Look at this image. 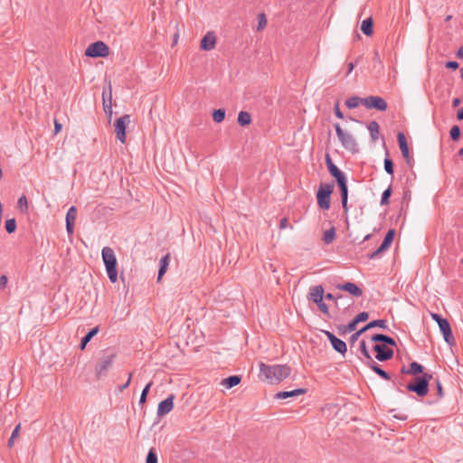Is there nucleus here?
Masks as SVG:
<instances>
[{"label": "nucleus", "mask_w": 463, "mask_h": 463, "mask_svg": "<svg viewBox=\"0 0 463 463\" xmlns=\"http://www.w3.org/2000/svg\"><path fill=\"white\" fill-rule=\"evenodd\" d=\"M260 379L267 381L271 384H277L288 378L291 373V368L287 364L269 365L260 363Z\"/></svg>", "instance_id": "f257e3e1"}, {"label": "nucleus", "mask_w": 463, "mask_h": 463, "mask_svg": "<svg viewBox=\"0 0 463 463\" xmlns=\"http://www.w3.org/2000/svg\"><path fill=\"white\" fill-rule=\"evenodd\" d=\"M433 375L424 373L420 376H415L405 385L407 391L416 393L419 397H425L429 392L430 381Z\"/></svg>", "instance_id": "f03ea898"}, {"label": "nucleus", "mask_w": 463, "mask_h": 463, "mask_svg": "<svg viewBox=\"0 0 463 463\" xmlns=\"http://www.w3.org/2000/svg\"><path fill=\"white\" fill-rule=\"evenodd\" d=\"M334 128L342 146L353 155L357 154L359 145L355 137L350 132L344 130L338 123H335Z\"/></svg>", "instance_id": "7ed1b4c3"}, {"label": "nucleus", "mask_w": 463, "mask_h": 463, "mask_svg": "<svg viewBox=\"0 0 463 463\" xmlns=\"http://www.w3.org/2000/svg\"><path fill=\"white\" fill-rule=\"evenodd\" d=\"M101 256L108 277L112 283H115L118 280V271L117 258L114 250L109 247H104L101 250Z\"/></svg>", "instance_id": "20e7f679"}, {"label": "nucleus", "mask_w": 463, "mask_h": 463, "mask_svg": "<svg viewBox=\"0 0 463 463\" xmlns=\"http://www.w3.org/2000/svg\"><path fill=\"white\" fill-rule=\"evenodd\" d=\"M334 191L333 184H320L317 192V205L322 210L330 208V196Z\"/></svg>", "instance_id": "39448f33"}, {"label": "nucleus", "mask_w": 463, "mask_h": 463, "mask_svg": "<svg viewBox=\"0 0 463 463\" xmlns=\"http://www.w3.org/2000/svg\"><path fill=\"white\" fill-rule=\"evenodd\" d=\"M431 318L439 325V330L443 335L444 340L451 345L454 343V337L449 322L437 313L430 314Z\"/></svg>", "instance_id": "423d86ee"}, {"label": "nucleus", "mask_w": 463, "mask_h": 463, "mask_svg": "<svg viewBox=\"0 0 463 463\" xmlns=\"http://www.w3.org/2000/svg\"><path fill=\"white\" fill-rule=\"evenodd\" d=\"M109 53V49L102 41L90 43L85 50V55L91 58L107 57Z\"/></svg>", "instance_id": "0eeeda50"}, {"label": "nucleus", "mask_w": 463, "mask_h": 463, "mask_svg": "<svg viewBox=\"0 0 463 463\" xmlns=\"http://www.w3.org/2000/svg\"><path fill=\"white\" fill-rule=\"evenodd\" d=\"M115 357V354H104L99 359L95 366V373L98 378L107 375L108 371L111 368L114 363Z\"/></svg>", "instance_id": "6e6552de"}, {"label": "nucleus", "mask_w": 463, "mask_h": 463, "mask_svg": "<svg viewBox=\"0 0 463 463\" xmlns=\"http://www.w3.org/2000/svg\"><path fill=\"white\" fill-rule=\"evenodd\" d=\"M129 123H130V115H128V114L123 115L122 117L118 118L114 123L117 138L121 143L126 142V138H127L126 129H127V127L129 125Z\"/></svg>", "instance_id": "1a4fd4ad"}, {"label": "nucleus", "mask_w": 463, "mask_h": 463, "mask_svg": "<svg viewBox=\"0 0 463 463\" xmlns=\"http://www.w3.org/2000/svg\"><path fill=\"white\" fill-rule=\"evenodd\" d=\"M373 327H380V328L385 330L388 328L387 322L384 319H376V320H373V321L369 322L368 324H366L364 326H363L361 329H359L358 331H356L350 336V342L352 344H354V342H356L358 340V338L360 337L361 335H363L367 330L373 328Z\"/></svg>", "instance_id": "9d476101"}, {"label": "nucleus", "mask_w": 463, "mask_h": 463, "mask_svg": "<svg viewBox=\"0 0 463 463\" xmlns=\"http://www.w3.org/2000/svg\"><path fill=\"white\" fill-rule=\"evenodd\" d=\"M364 106L368 109H374L379 111H385L387 109L386 101L380 96L364 98Z\"/></svg>", "instance_id": "9b49d317"}, {"label": "nucleus", "mask_w": 463, "mask_h": 463, "mask_svg": "<svg viewBox=\"0 0 463 463\" xmlns=\"http://www.w3.org/2000/svg\"><path fill=\"white\" fill-rule=\"evenodd\" d=\"M326 335V338L330 342L332 347L334 350L343 355L345 354L347 352V345L345 341L341 340L340 338L336 337L333 333L329 331H323Z\"/></svg>", "instance_id": "f8f14e48"}, {"label": "nucleus", "mask_w": 463, "mask_h": 463, "mask_svg": "<svg viewBox=\"0 0 463 463\" xmlns=\"http://www.w3.org/2000/svg\"><path fill=\"white\" fill-rule=\"evenodd\" d=\"M394 236H395V230H393V229L389 230L387 232V233L385 234L383 241L381 243V245L379 246V248L375 251H373L368 255L369 259H375V258H377V256L380 253L386 250L390 247L392 242L393 241Z\"/></svg>", "instance_id": "ddd939ff"}, {"label": "nucleus", "mask_w": 463, "mask_h": 463, "mask_svg": "<svg viewBox=\"0 0 463 463\" xmlns=\"http://www.w3.org/2000/svg\"><path fill=\"white\" fill-rule=\"evenodd\" d=\"M373 351L376 353L375 358L380 362H385L392 358V349L387 347V345L375 344Z\"/></svg>", "instance_id": "4468645a"}, {"label": "nucleus", "mask_w": 463, "mask_h": 463, "mask_svg": "<svg viewBox=\"0 0 463 463\" xmlns=\"http://www.w3.org/2000/svg\"><path fill=\"white\" fill-rule=\"evenodd\" d=\"M397 139H398V143H399V147L402 151V155L403 158L406 161V164L409 166H411L412 158L410 156L409 146L407 144L405 135L402 132H399L397 135Z\"/></svg>", "instance_id": "2eb2a0df"}, {"label": "nucleus", "mask_w": 463, "mask_h": 463, "mask_svg": "<svg viewBox=\"0 0 463 463\" xmlns=\"http://www.w3.org/2000/svg\"><path fill=\"white\" fill-rule=\"evenodd\" d=\"M76 217H77V209L75 206H71L69 208V210L66 213V217H65L66 231H67L69 237H71L74 232V225H75Z\"/></svg>", "instance_id": "dca6fc26"}, {"label": "nucleus", "mask_w": 463, "mask_h": 463, "mask_svg": "<svg viewBox=\"0 0 463 463\" xmlns=\"http://www.w3.org/2000/svg\"><path fill=\"white\" fill-rule=\"evenodd\" d=\"M175 395L171 394L164 401L160 402L157 407V416L162 417L169 413L174 408Z\"/></svg>", "instance_id": "f3484780"}, {"label": "nucleus", "mask_w": 463, "mask_h": 463, "mask_svg": "<svg viewBox=\"0 0 463 463\" xmlns=\"http://www.w3.org/2000/svg\"><path fill=\"white\" fill-rule=\"evenodd\" d=\"M324 288L322 285L312 286L309 288L307 299L317 304L324 300Z\"/></svg>", "instance_id": "a211bd4d"}, {"label": "nucleus", "mask_w": 463, "mask_h": 463, "mask_svg": "<svg viewBox=\"0 0 463 463\" xmlns=\"http://www.w3.org/2000/svg\"><path fill=\"white\" fill-rule=\"evenodd\" d=\"M336 289L344 290L348 292L350 295L354 297H361L363 295V290L353 282H345L344 284H337L335 286Z\"/></svg>", "instance_id": "6ab92c4d"}, {"label": "nucleus", "mask_w": 463, "mask_h": 463, "mask_svg": "<svg viewBox=\"0 0 463 463\" xmlns=\"http://www.w3.org/2000/svg\"><path fill=\"white\" fill-rule=\"evenodd\" d=\"M337 185L339 187L340 194H341L342 207L344 209L345 213H347L348 210H349L348 204H347V202H348L347 180L346 179L342 180L340 183H337Z\"/></svg>", "instance_id": "aec40b11"}, {"label": "nucleus", "mask_w": 463, "mask_h": 463, "mask_svg": "<svg viewBox=\"0 0 463 463\" xmlns=\"http://www.w3.org/2000/svg\"><path fill=\"white\" fill-rule=\"evenodd\" d=\"M216 36L214 33L208 32L201 40L200 47L204 51H211L215 47Z\"/></svg>", "instance_id": "412c9836"}, {"label": "nucleus", "mask_w": 463, "mask_h": 463, "mask_svg": "<svg viewBox=\"0 0 463 463\" xmlns=\"http://www.w3.org/2000/svg\"><path fill=\"white\" fill-rule=\"evenodd\" d=\"M423 369L424 368L420 364H419L417 362H411L408 368H406L404 366L402 367L401 373L402 374H411V375H414V377H415L420 373H421V374L424 373Z\"/></svg>", "instance_id": "4be33fe9"}, {"label": "nucleus", "mask_w": 463, "mask_h": 463, "mask_svg": "<svg viewBox=\"0 0 463 463\" xmlns=\"http://www.w3.org/2000/svg\"><path fill=\"white\" fill-rule=\"evenodd\" d=\"M306 392H307V389H305V388H298V389H295L292 391L279 392L275 394V399L283 400V399L297 397V396L304 394Z\"/></svg>", "instance_id": "5701e85b"}, {"label": "nucleus", "mask_w": 463, "mask_h": 463, "mask_svg": "<svg viewBox=\"0 0 463 463\" xmlns=\"http://www.w3.org/2000/svg\"><path fill=\"white\" fill-rule=\"evenodd\" d=\"M170 262V254L167 253L159 260V269L157 274V281H160L165 273L166 272Z\"/></svg>", "instance_id": "b1692460"}, {"label": "nucleus", "mask_w": 463, "mask_h": 463, "mask_svg": "<svg viewBox=\"0 0 463 463\" xmlns=\"http://www.w3.org/2000/svg\"><path fill=\"white\" fill-rule=\"evenodd\" d=\"M371 341L372 342H381L384 345L394 346L396 345V342L392 337H391L387 335H383V334L373 335L371 337Z\"/></svg>", "instance_id": "393cba45"}, {"label": "nucleus", "mask_w": 463, "mask_h": 463, "mask_svg": "<svg viewBox=\"0 0 463 463\" xmlns=\"http://www.w3.org/2000/svg\"><path fill=\"white\" fill-rule=\"evenodd\" d=\"M99 327L95 326L90 329L80 340V348L84 350L88 343L99 333Z\"/></svg>", "instance_id": "a878e982"}, {"label": "nucleus", "mask_w": 463, "mask_h": 463, "mask_svg": "<svg viewBox=\"0 0 463 463\" xmlns=\"http://www.w3.org/2000/svg\"><path fill=\"white\" fill-rule=\"evenodd\" d=\"M365 365H367L369 368H371L381 378L387 380V381L391 380V375L387 372L383 370L381 368V366L378 364H376L373 360L372 364H366Z\"/></svg>", "instance_id": "bb28decb"}, {"label": "nucleus", "mask_w": 463, "mask_h": 463, "mask_svg": "<svg viewBox=\"0 0 463 463\" xmlns=\"http://www.w3.org/2000/svg\"><path fill=\"white\" fill-rule=\"evenodd\" d=\"M361 31L366 36H371L373 33V21L372 17H368L362 22Z\"/></svg>", "instance_id": "cd10ccee"}, {"label": "nucleus", "mask_w": 463, "mask_h": 463, "mask_svg": "<svg viewBox=\"0 0 463 463\" xmlns=\"http://www.w3.org/2000/svg\"><path fill=\"white\" fill-rule=\"evenodd\" d=\"M241 381V377L239 375H231L225 379L222 380L221 384L227 389H231L236 385H238Z\"/></svg>", "instance_id": "c85d7f7f"}, {"label": "nucleus", "mask_w": 463, "mask_h": 463, "mask_svg": "<svg viewBox=\"0 0 463 463\" xmlns=\"http://www.w3.org/2000/svg\"><path fill=\"white\" fill-rule=\"evenodd\" d=\"M367 128L370 132L372 141L375 142L379 138V132H380L379 124L376 121L373 120L368 124Z\"/></svg>", "instance_id": "c756f323"}, {"label": "nucleus", "mask_w": 463, "mask_h": 463, "mask_svg": "<svg viewBox=\"0 0 463 463\" xmlns=\"http://www.w3.org/2000/svg\"><path fill=\"white\" fill-rule=\"evenodd\" d=\"M356 329V324L353 319L347 325H340L337 326L338 334L341 335H345L348 333H351Z\"/></svg>", "instance_id": "7c9ffc66"}, {"label": "nucleus", "mask_w": 463, "mask_h": 463, "mask_svg": "<svg viewBox=\"0 0 463 463\" xmlns=\"http://www.w3.org/2000/svg\"><path fill=\"white\" fill-rule=\"evenodd\" d=\"M359 350L361 352V354L364 355V360H363L364 364H372L373 362V357L371 356L368 349H367V346H366V343L364 340H362L360 342V346H359Z\"/></svg>", "instance_id": "2f4dec72"}, {"label": "nucleus", "mask_w": 463, "mask_h": 463, "mask_svg": "<svg viewBox=\"0 0 463 463\" xmlns=\"http://www.w3.org/2000/svg\"><path fill=\"white\" fill-rule=\"evenodd\" d=\"M237 121L241 127L248 126L251 123V116L247 111H241L238 115Z\"/></svg>", "instance_id": "473e14b6"}, {"label": "nucleus", "mask_w": 463, "mask_h": 463, "mask_svg": "<svg viewBox=\"0 0 463 463\" xmlns=\"http://www.w3.org/2000/svg\"><path fill=\"white\" fill-rule=\"evenodd\" d=\"M359 105L364 106V98H360L358 96H353L345 100V106L348 109H355Z\"/></svg>", "instance_id": "72a5a7b5"}, {"label": "nucleus", "mask_w": 463, "mask_h": 463, "mask_svg": "<svg viewBox=\"0 0 463 463\" xmlns=\"http://www.w3.org/2000/svg\"><path fill=\"white\" fill-rule=\"evenodd\" d=\"M324 298H326V299L327 300H332L335 302V307L337 310L340 309V306H339V303L338 301L339 300H345L346 298L342 295V294H333V293H327V294H324Z\"/></svg>", "instance_id": "f704fd0d"}, {"label": "nucleus", "mask_w": 463, "mask_h": 463, "mask_svg": "<svg viewBox=\"0 0 463 463\" xmlns=\"http://www.w3.org/2000/svg\"><path fill=\"white\" fill-rule=\"evenodd\" d=\"M335 230L334 227H331L329 230L325 232L323 240L326 244H330L335 241Z\"/></svg>", "instance_id": "c9c22d12"}, {"label": "nucleus", "mask_w": 463, "mask_h": 463, "mask_svg": "<svg viewBox=\"0 0 463 463\" xmlns=\"http://www.w3.org/2000/svg\"><path fill=\"white\" fill-rule=\"evenodd\" d=\"M329 173L335 179L336 183H340L342 180L346 179L345 173L342 172L337 166L332 168Z\"/></svg>", "instance_id": "e433bc0d"}, {"label": "nucleus", "mask_w": 463, "mask_h": 463, "mask_svg": "<svg viewBox=\"0 0 463 463\" xmlns=\"http://www.w3.org/2000/svg\"><path fill=\"white\" fill-rule=\"evenodd\" d=\"M388 156H389L388 151L386 150V156L383 160L384 170L387 174L392 175H393V162Z\"/></svg>", "instance_id": "4c0bfd02"}, {"label": "nucleus", "mask_w": 463, "mask_h": 463, "mask_svg": "<svg viewBox=\"0 0 463 463\" xmlns=\"http://www.w3.org/2000/svg\"><path fill=\"white\" fill-rule=\"evenodd\" d=\"M225 118V110L223 109H214L213 112V119L216 123H221Z\"/></svg>", "instance_id": "58836bf2"}, {"label": "nucleus", "mask_w": 463, "mask_h": 463, "mask_svg": "<svg viewBox=\"0 0 463 463\" xmlns=\"http://www.w3.org/2000/svg\"><path fill=\"white\" fill-rule=\"evenodd\" d=\"M5 228V231L7 232V233H9V234L14 233L16 230L15 219L12 218V219L6 220Z\"/></svg>", "instance_id": "ea45409f"}, {"label": "nucleus", "mask_w": 463, "mask_h": 463, "mask_svg": "<svg viewBox=\"0 0 463 463\" xmlns=\"http://www.w3.org/2000/svg\"><path fill=\"white\" fill-rule=\"evenodd\" d=\"M392 195V187L389 186L387 187L382 194V197H381V204L382 205H386L389 203L390 202V197Z\"/></svg>", "instance_id": "a19ab883"}, {"label": "nucleus", "mask_w": 463, "mask_h": 463, "mask_svg": "<svg viewBox=\"0 0 463 463\" xmlns=\"http://www.w3.org/2000/svg\"><path fill=\"white\" fill-rule=\"evenodd\" d=\"M157 454L156 449L151 448L146 458V463H157Z\"/></svg>", "instance_id": "79ce46f5"}, {"label": "nucleus", "mask_w": 463, "mask_h": 463, "mask_svg": "<svg viewBox=\"0 0 463 463\" xmlns=\"http://www.w3.org/2000/svg\"><path fill=\"white\" fill-rule=\"evenodd\" d=\"M267 17L264 13L258 14V26L257 31H262L267 26Z\"/></svg>", "instance_id": "37998d69"}, {"label": "nucleus", "mask_w": 463, "mask_h": 463, "mask_svg": "<svg viewBox=\"0 0 463 463\" xmlns=\"http://www.w3.org/2000/svg\"><path fill=\"white\" fill-rule=\"evenodd\" d=\"M153 384V382H149L143 389L142 392H141V395H140V398H139V402L138 403L139 404H143L146 402V397H147V394L149 392V390L151 388Z\"/></svg>", "instance_id": "c03bdc74"}, {"label": "nucleus", "mask_w": 463, "mask_h": 463, "mask_svg": "<svg viewBox=\"0 0 463 463\" xmlns=\"http://www.w3.org/2000/svg\"><path fill=\"white\" fill-rule=\"evenodd\" d=\"M435 386L437 391V401H439L444 397V392L441 382L439 378L435 379Z\"/></svg>", "instance_id": "a18cd8bd"}, {"label": "nucleus", "mask_w": 463, "mask_h": 463, "mask_svg": "<svg viewBox=\"0 0 463 463\" xmlns=\"http://www.w3.org/2000/svg\"><path fill=\"white\" fill-rule=\"evenodd\" d=\"M102 99H112V87L111 82L109 81V84L107 87L103 88L102 90Z\"/></svg>", "instance_id": "49530a36"}, {"label": "nucleus", "mask_w": 463, "mask_h": 463, "mask_svg": "<svg viewBox=\"0 0 463 463\" xmlns=\"http://www.w3.org/2000/svg\"><path fill=\"white\" fill-rule=\"evenodd\" d=\"M17 204L22 213H26L28 210V203L25 195H22L17 202Z\"/></svg>", "instance_id": "de8ad7c7"}, {"label": "nucleus", "mask_w": 463, "mask_h": 463, "mask_svg": "<svg viewBox=\"0 0 463 463\" xmlns=\"http://www.w3.org/2000/svg\"><path fill=\"white\" fill-rule=\"evenodd\" d=\"M20 429H21V424L20 423L18 425H16L15 428L14 429V430H13V432L11 434V437L8 439V446L10 448L13 447L14 439L18 437Z\"/></svg>", "instance_id": "09e8293b"}, {"label": "nucleus", "mask_w": 463, "mask_h": 463, "mask_svg": "<svg viewBox=\"0 0 463 463\" xmlns=\"http://www.w3.org/2000/svg\"><path fill=\"white\" fill-rule=\"evenodd\" d=\"M449 136H450V138L453 140V141H457L458 140L459 137H460V128L458 126L455 125L453 126L451 128H450V131H449Z\"/></svg>", "instance_id": "8fccbe9b"}, {"label": "nucleus", "mask_w": 463, "mask_h": 463, "mask_svg": "<svg viewBox=\"0 0 463 463\" xmlns=\"http://www.w3.org/2000/svg\"><path fill=\"white\" fill-rule=\"evenodd\" d=\"M368 318H369L368 312L363 311V312L359 313L356 317H354L353 321H354V323L357 325L361 322L366 321Z\"/></svg>", "instance_id": "3c124183"}, {"label": "nucleus", "mask_w": 463, "mask_h": 463, "mask_svg": "<svg viewBox=\"0 0 463 463\" xmlns=\"http://www.w3.org/2000/svg\"><path fill=\"white\" fill-rule=\"evenodd\" d=\"M317 306L318 307V309L324 314L326 315V317H330V313H329V309H328V307L327 305L323 301L321 302H317Z\"/></svg>", "instance_id": "603ef678"}, {"label": "nucleus", "mask_w": 463, "mask_h": 463, "mask_svg": "<svg viewBox=\"0 0 463 463\" xmlns=\"http://www.w3.org/2000/svg\"><path fill=\"white\" fill-rule=\"evenodd\" d=\"M392 383L394 386L397 387V390L400 391L399 387L401 386H405L406 384H404V379H403V376L402 375H398V376H395L393 379H392Z\"/></svg>", "instance_id": "864d4df0"}, {"label": "nucleus", "mask_w": 463, "mask_h": 463, "mask_svg": "<svg viewBox=\"0 0 463 463\" xmlns=\"http://www.w3.org/2000/svg\"><path fill=\"white\" fill-rule=\"evenodd\" d=\"M326 164L328 171L332 170V168L336 167V165L333 163L330 156L328 154L326 155Z\"/></svg>", "instance_id": "5fc2aeb1"}, {"label": "nucleus", "mask_w": 463, "mask_h": 463, "mask_svg": "<svg viewBox=\"0 0 463 463\" xmlns=\"http://www.w3.org/2000/svg\"><path fill=\"white\" fill-rule=\"evenodd\" d=\"M334 112H335V115L338 118H344V114L342 113V111L340 110V108H339V102H336L335 104V107H334Z\"/></svg>", "instance_id": "6e6d98bb"}, {"label": "nucleus", "mask_w": 463, "mask_h": 463, "mask_svg": "<svg viewBox=\"0 0 463 463\" xmlns=\"http://www.w3.org/2000/svg\"><path fill=\"white\" fill-rule=\"evenodd\" d=\"M446 68L448 69H451V70H456L458 68V61H447L446 62Z\"/></svg>", "instance_id": "4d7b16f0"}, {"label": "nucleus", "mask_w": 463, "mask_h": 463, "mask_svg": "<svg viewBox=\"0 0 463 463\" xmlns=\"http://www.w3.org/2000/svg\"><path fill=\"white\" fill-rule=\"evenodd\" d=\"M103 110L108 118V122L110 123L112 119L113 110L112 108H103Z\"/></svg>", "instance_id": "13d9d810"}, {"label": "nucleus", "mask_w": 463, "mask_h": 463, "mask_svg": "<svg viewBox=\"0 0 463 463\" xmlns=\"http://www.w3.org/2000/svg\"><path fill=\"white\" fill-rule=\"evenodd\" d=\"M131 378H132V373H129L128 381L126 382V383H123V385L119 386V388H118L119 392H123L125 389H127L128 387V385L131 383Z\"/></svg>", "instance_id": "bf43d9fd"}, {"label": "nucleus", "mask_w": 463, "mask_h": 463, "mask_svg": "<svg viewBox=\"0 0 463 463\" xmlns=\"http://www.w3.org/2000/svg\"><path fill=\"white\" fill-rule=\"evenodd\" d=\"M8 279L5 275H2L0 277V288H5L6 287Z\"/></svg>", "instance_id": "052dcab7"}, {"label": "nucleus", "mask_w": 463, "mask_h": 463, "mask_svg": "<svg viewBox=\"0 0 463 463\" xmlns=\"http://www.w3.org/2000/svg\"><path fill=\"white\" fill-rule=\"evenodd\" d=\"M61 128H62V125L55 119L54 120V133L58 134L61 130Z\"/></svg>", "instance_id": "680f3d73"}, {"label": "nucleus", "mask_w": 463, "mask_h": 463, "mask_svg": "<svg viewBox=\"0 0 463 463\" xmlns=\"http://www.w3.org/2000/svg\"><path fill=\"white\" fill-rule=\"evenodd\" d=\"M103 108H112V99H102Z\"/></svg>", "instance_id": "e2e57ef3"}, {"label": "nucleus", "mask_w": 463, "mask_h": 463, "mask_svg": "<svg viewBox=\"0 0 463 463\" xmlns=\"http://www.w3.org/2000/svg\"><path fill=\"white\" fill-rule=\"evenodd\" d=\"M373 61L375 63H378V64H382V61H381V58H380V55H379V52H374V55H373Z\"/></svg>", "instance_id": "0e129e2a"}, {"label": "nucleus", "mask_w": 463, "mask_h": 463, "mask_svg": "<svg viewBox=\"0 0 463 463\" xmlns=\"http://www.w3.org/2000/svg\"><path fill=\"white\" fill-rule=\"evenodd\" d=\"M457 118L458 120H463V108L459 109L457 112Z\"/></svg>", "instance_id": "69168bd1"}, {"label": "nucleus", "mask_w": 463, "mask_h": 463, "mask_svg": "<svg viewBox=\"0 0 463 463\" xmlns=\"http://www.w3.org/2000/svg\"><path fill=\"white\" fill-rule=\"evenodd\" d=\"M354 63H353V62L348 63L346 75H349L352 72V71L354 70Z\"/></svg>", "instance_id": "338daca9"}, {"label": "nucleus", "mask_w": 463, "mask_h": 463, "mask_svg": "<svg viewBox=\"0 0 463 463\" xmlns=\"http://www.w3.org/2000/svg\"><path fill=\"white\" fill-rule=\"evenodd\" d=\"M456 55L458 59H463V46L458 50Z\"/></svg>", "instance_id": "774afa93"}]
</instances>
